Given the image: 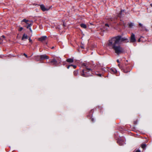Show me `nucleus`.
I'll use <instances>...</instances> for the list:
<instances>
[{"instance_id": "obj_1", "label": "nucleus", "mask_w": 152, "mask_h": 152, "mask_svg": "<svg viewBox=\"0 0 152 152\" xmlns=\"http://www.w3.org/2000/svg\"><path fill=\"white\" fill-rule=\"evenodd\" d=\"M82 66L85 67V68L80 72V75L86 77L92 76V74H94L98 76L101 77L102 73L108 72L109 69V68L107 67H104L102 65L99 63L96 65L83 63Z\"/></svg>"}, {"instance_id": "obj_2", "label": "nucleus", "mask_w": 152, "mask_h": 152, "mask_svg": "<svg viewBox=\"0 0 152 152\" xmlns=\"http://www.w3.org/2000/svg\"><path fill=\"white\" fill-rule=\"evenodd\" d=\"M129 42V40L126 37H123L119 35L109 39L107 45L110 48L113 49L115 53L119 55L123 51V49L120 44Z\"/></svg>"}, {"instance_id": "obj_3", "label": "nucleus", "mask_w": 152, "mask_h": 152, "mask_svg": "<svg viewBox=\"0 0 152 152\" xmlns=\"http://www.w3.org/2000/svg\"><path fill=\"white\" fill-rule=\"evenodd\" d=\"M118 66L120 68L123 69V72H124L127 73L130 72L131 70V67L129 66H127L126 67L123 68L121 65L120 64H118Z\"/></svg>"}, {"instance_id": "obj_4", "label": "nucleus", "mask_w": 152, "mask_h": 152, "mask_svg": "<svg viewBox=\"0 0 152 152\" xmlns=\"http://www.w3.org/2000/svg\"><path fill=\"white\" fill-rule=\"evenodd\" d=\"M125 140L123 137H119L118 138L117 142L120 145H122L125 144Z\"/></svg>"}, {"instance_id": "obj_5", "label": "nucleus", "mask_w": 152, "mask_h": 152, "mask_svg": "<svg viewBox=\"0 0 152 152\" xmlns=\"http://www.w3.org/2000/svg\"><path fill=\"white\" fill-rule=\"evenodd\" d=\"M37 58H39V59L38 61H41V60L45 59H48L49 58V57L45 54L37 56Z\"/></svg>"}, {"instance_id": "obj_6", "label": "nucleus", "mask_w": 152, "mask_h": 152, "mask_svg": "<svg viewBox=\"0 0 152 152\" xmlns=\"http://www.w3.org/2000/svg\"><path fill=\"white\" fill-rule=\"evenodd\" d=\"M116 22V21H113V20H111V22L110 23L109 25L108 23H106L105 24V26L107 27V28H106V29H108V28L110 26H111V27H114L115 25H114L113 23H115Z\"/></svg>"}, {"instance_id": "obj_7", "label": "nucleus", "mask_w": 152, "mask_h": 152, "mask_svg": "<svg viewBox=\"0 0 152 152\" xmlns=\"http://www.w3.org/2000/svg\"><path fill=\"white\" fill-rule=\"evenodd\" d=\"M52 65L55 66H59L60 65L58 64V63L56 61V59L54 58L51 60L49 62Z\"/></svg>"}, {"instance_id": "obj_8", "label": "nucleus", "mask_w": 152, "mask_h": 152, "mask_svg": "<svg viewBox=\"0 0 152 152\" xmlns=\"http://www.w3.org/2000/svg\"><path fill=\"white\" fill-rule=\"evenodd\" d=\"M108 72L113 74H115V73L118 74L117 70L114 68H109Z\"/></svg>"}, {"instance_id": "obj_9", "label": "nucleus", "mask_w": 152, "mask_h": 152, "mask_svg": "<svg viewBox=\"0 0 152 152\" xmlns=\"http://www.w3.org/2000/svg\"><path fill=\"white\" fill-rule=\"evenodd\" d=\"M136 41V39L135 38V35L132 33L131 34V36L130 38V42H134Z\"/></svg>"}, {"instance_id": "obj_10", "label": "nucleus", "mask_w": 152, "mask_h": 152, "mask_svg": "<svg viewBox=\"0 0 152 152\" xmlns=\"http://www.w3.org/2000/svg\"><path fill=\"white\" fill-rule=\"evenodd\" d=\"M40 7L41 10L43 12L48 11L49 10L50 7H45L43 4H41L40 5Z\"/></svg>"}, {"instance_id": "obj_11", "label": "nucleus", "mask_w": 152, "mask_h": 152, "mask_svg": "<svg viewBox=\"0 0 152 152\" xmlns=\"http://www.w3.org/2000/svg\"><path fill=\"white\" fill-rule=\"evenodd\" d=\"M139 26L140 27V30L142 31L146 30V29L145 26H143L142 24L139 23Z\"/></svg>"}, {"instance_id": "obj_12", "label": "nucleus", "mask_w": 152, "mask_h": 152, "mask_svg": "<svg viewBox=\"0 0 152 152\" xmlns=\"http://www.w3.org/2000/svg\"><path fill=\"white\" fill-rule=\"evenodd\" d=\"M28 25L26 26V28H29L30 31H31V28H30V27L32 25V23L30 22V23H28V24H27Z\"/></svg>"}, {"instance_id": "obj_13", "label": "nucleus", "mask_w": 152, "mask_h": 152, "mask_svg": "<svg viewBox=\"0 0 152 152\" xmlns=\"http://www.w3.org/2000/svg\"><path fill=\"white\" fill-rule=\"evenodd\" d=\"M46 36H43L41 37L39 39V40L40 41H42L43 40H45L47 38Z\"/></svg>"}, {"instance_id": "obj_14", "label": "nucleus", "mask_w": 152, "mask_h": 152, "mask_svg": "<svg viewBox=\"0 0 152 152\" xmlns=\"http://www.w3.org/2000/svg\"><path fill=\"white\" fill-rule=\"evenodd\" d=\"M56 59V60L57 63H58V64L59 65V64L61 62V58L59 57H57Z\"/></svg>"}, {"instance_id": "obj_15", "label": "nucleus", "mask_w": 152, "mask_h": 152, "mask_svg": "<svg viewBox=\"0 0 152 152\" xmlns=\"http://www.w3.org/2000/svg\"><path fill=\"white\" fill-rule=\"evenodd\" d=\"M66 61L69 63H73L74 61L73 58H69L66 59Z\"/></svg>"}, {"instance_id": "obj_16", "label": "nucleus", "mask_w": 152, "mask_h": 152, "mask_svg": "<svg viewBox=\"0 0 152 152\" xmlns=\"http://www.w3.org/2000/svg\"><path fill=\"white\" fill-rule=\"evenodd\" d=\"M28 39V36L27 35L24 34L22 36V40H24L25 39Z\"/></svg>"}, {"instance_id": "obj_17", "label": "nucleus", "mask_w": 152, "mask_h": 152, "mask_svg": "<svg viewBox=\"0 0 152 152\" xmlns=\"http://www.w3.org/2000/svg\"><path fill=\"white\" fill-rule=\"evenodd\" d=\"M117 25L118 26L123 25L124 26H125L126 25L123 21H122L121 20V22L119 23V24H117Z\"/></svg>"}, {"instance_id": "obj_18", "label": "nucleus", "mask_w": 152, "mask_h": 152, "mask_svg": "<svg viewBox=\"0 0 152 152\" xmlns=\"http://www.w3.org/2000/svg\"><path fill=\"white\" fill-rule=\"evenodd\" d=\"M30 21H29L28 20H26V19H24L23 20H22L21 21V22H25L26 24H28V23H29Z\"/></svg>"}, {"instance_id": "obj_19", "label": "nucleus", "mask_w": 152, "mask_h": 152, "mask_svg": "<svg viewBox=\"0 0 152 152\" xmlns=\"http://www.w3.org/2000/svg\"><path fill=\"white\" fill-rule=\"evenodd\" d=\"M70 66H72L73 67V68L75 69L76 67V66L75 65H73L72 64L68 65L67 66V68L68 69H69Z\"/></svg>"}, {"instance_id": "obj_20", "label": "nucleus", "mask_w": 152, "mask_h": 152, "mask_svg": "<svg viewBox=\"0 0 152 152\" xmlns=\"http://www.w3.org/2000/svg\"><path fill=\"white\" fill-rule=\"evenodd\" d=\"M80 26L81 27L84 28H86V24L82 23L80 24Z\"/></svg>"}, {"instance_id": "obj_21", "label": "nucleus", "mask_w": 152, "mask_h": 152, "mask_svg": "<svg viewBox=\"0 0 152 152\" xmlns=\"http://www.w3.org/2000/svg\"><path fill=\"white\" fill-rule=\"evenodd\" d=\"M141 146L142 148H143V149H144L145 148L146 146V144H143L141 145Z\"/></svg>"}, {"instance_id": "obj_22", "label": "nucleus", "mask_w": 152, "mask_h": 152, "mask_svg": "<svg viewBox=\"0 0 152 152\" xmlns=\"http://www.w3.org/2000/svg\"><path fill=\"white\" fill-rule=\"evenodd\" d=\"M73 74L74 76H76L78 74V72L77 71H75L73 72Z\"/></svg>"}, {"instance_id": "obj_23", "label": "nucleus", "mask_w": 152, "mask_h": 152, "mask_svg": "<svg viewBox=\"0 0 152 152\" xmlns=\"http://www.w3.org/2000/svg\"><path fill=\"white\" fill-rule=\"evenodd\" d=\"M129 27L130 28H131L134 26V24L132 23H130L128 24Z\"/></svg>"}, {"instance_id": "obj_24", "label": "nucleus", "mask_w": 152, "mask_h": 152, "mask_svg": "<svg viewBox=\"0 0 152 152\" xmlns=\"http://www.w3.org/2000/svg\"><path fill=\"white\" fill-rule=\"evenodd\" d=\"M28 40H29V42L31 43V44H32V41L30 37L28 39Z\"/></svg>"}, {"instance_id": "obj_25", "label": "nucleus", "mask_w": 152, "mask_h": 152, "mask_svg": "<svg viewBox=\"0 0 152 152\" xmlns=\"http://www.w3.org/2000/svg\"><path fill=\"white\" fill-rule=\"evenodd\" d=\"M23 28L22 27H20L19 28L18 30L19 31H21L23 29Z\"/></svg>"}, {"instance_id": "obj_26", "label": "nucleus", "mask_w": 152, "mask_h": 152, "mask_svg": "<svg viewBox=\"0 0 152 152\" xmlns=\"http://www.w3.org/2000/svg\"><path fill=\"white\" fill-rule=\"evenodd\" d=\"M141 152L140 151L139 149H137V150H136L135 151V152Z\"/></svg>"}, {"instance_id": "obj_27", "label": "nucleus", "mask_w": 152, "mask_h": 152, "mask_svg": "<svg viewBox=\"0 0 152 152\" xmlns=\"http://www.w3.org/2000/svg\"><path fill=\"white\" fill-rule=\"evenodd\" d=\"M23 55L26 58H28L27 55L25 53H24Z\"/></svg>"}, {"instance_id": "obj_28", "label": "nucleus", "mask_w": 152, "mask_h": 152, "mask_svg": "<svg viewBox=\"0 0 152 152\" xmlns=\"http://www.w3.org/2000/svg\"><path fill=\"white\" fill-rule=\"evenodd\" d=\"M91 121H92V122H94V118H91Z\"/></svg>"}, {"instance_id": "obj_29", "label": "nucleus", "mask_w": 152, "mask_h": 152, "mask_svg": "<svg viewBox=\"0 0 152 152\" xmlns=\"http://www.w3.org/2000/svg\"><path fill=\"white\" fill-rule=\"evenodd\" d=\"M81 47V48H82V49H83V48H84V47H83V46H81V47Z\"/></svg>"}, {"instance_id": "obj_30", "label": "nucleus", "mask_w": 152, "mask_h": 152, "mask_svg": "<svg viewBox=\"0 0 152 152\" xmlns=\"http://www.w3.org/2000/svg\"><path fill=\"white\" fill-rule=\"evenodd\" d=\"M117 62L118 63H119V59H117Z\"/></svg>"}, {"instance_id": "obj_31", "label": "nucleus", "mask_w": 152, "mask_h": 152, "mask_svg": "<svg viewBox=\"0 0 152 152\" xmlns=\"http://www.w3.org/2000/svg\"><path fill=\"white\" fill-rule=\"evenodd\" d=\"M1 37H3V38H5V36L4 35L2 36Z\"/></svg>"}, {"instance_id": "obj_32", "label": "nucleus", "mask_w": 152, "mask_h": 152, "mask_svg": "<svg viewBox=\"0 0 152 152\" xmlns=\"http://www.w3.org/2000/svg\"><path fill=\"white\" fill-rule=\"evenodd\" d=\"M63 65H64L65 64V62H63Z\"/></svg>"}, {"instance_id": "obj_33", "label": "nucleus", "mask_w": 152, "mask_h": 152, "mask_svg": "<svg viewBox=\"0 0 152 152\" xmlns=\"http://www.w3.org/2000/svg\"><path fill=\"white\" fill-rule=\"evenodd\" d=\"M54 48V47H53L51 48L52 49H53Z\"/></svg>"}, {"instance_id": "obj_34", "label": "nucleus", "mask_w": 152, "mask_h": 152, "mask_svg": "<svg viewBox=\"0 0 152 152\" xmlns=\"http://www.w3.org/2000/svg\"><path fill=\"white\" fill-rule=\"evenodd\" d=\"M0 40H1L2 41H3L2 40V39H1V38L0 37Z\"/></svg>"}, {"instance_id": "obj_35", "label": "nucleus", "mask_w": 152, "mask_h": 152, "mask_svg": "<svg viewBox=\"0 0 152 152\" xmlns=\"http://www.w3.org/2000/svg\"><path fill=\"white\" fill-rule=\"evenodd\" d=\"M150 6H151V7H152V4H150Z\"/></svg>"}, {"instance_id": "obj_36", "label": "nucleus", "mask_w": 152, "mask_h": 152, "mask_svg": "<svg viewBox=\"0 0 152 152\" xmlns=\"http://www.w3.org/2000/svg\"><path fill=\"white\" fill-rule=\"evenodd\" d=\"M37 4H34V5H37Z\"/></svg>"}, {"instance_id": "obj_37", "label": "nucleus", "mask_w": 152, "mask_h": 152, "mask_svg": "<svg viewBox=\"0 0 152 152\" xmlns=\"http://www.w3.org/2000/svg\"><path fill=\"white\" fill-rule=\"evenodd\" d=\"M121 12H122V10H121Z\"/></svg>"}]
</instances>
